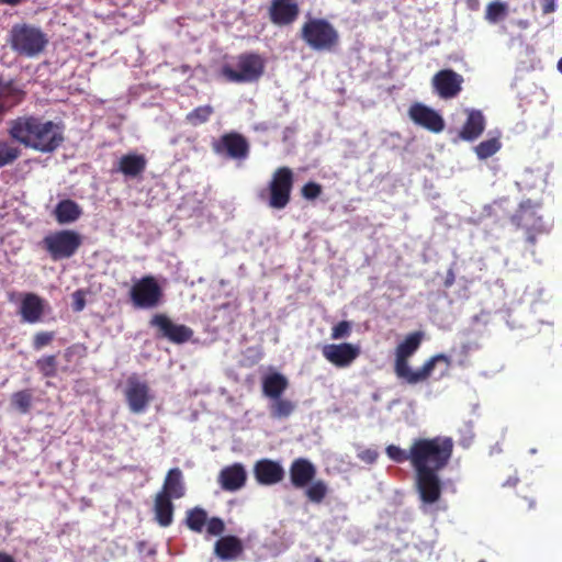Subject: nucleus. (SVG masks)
<instances>
[{"label":"nucleus","instance_id":"nucleus-19","mask_svg":"<svg viewBox=\"0 0 562 562\" xmlns=\"http://www.w3.org/2000/svg\"><path fill=\"white\" fill-rule=\"evenodd\" d=\"M255 477L262 485H273L284 477L283 468L273 460L261 459L254 467Z\"/></svg>","mask_w":562,"mask_h":562},{"label":"nucleus","instance_id":"nucleus-29","mask_svg":"<svg viewBox=\"0 0 562 562\" xmlns=\"http://www.w3.org/2000/svg\"><path fill=\"white\" fill-rule=\"evenodd\" d=\"M207 519V512L200 506H195L186 512L184 524L189 530L201 533L206 526Z\"/></svg>","mask_w":562,"mask_h":562},{"label":"nucleus","instance_id":"nucleus-21","mask_svg":"<svg viewBox=\"0 0 562 562\" xmlns=\"http://www.w3.org/2000/svg\"><path fill=\"white\" fill-rule=\"evenodd\" d=\"M465 113L467 120L459 132V137L467 142H473L484 132L486 121L480 110L468 109Z\"/></svg>","mask_w":562,"mask_h":562},{"label":"nucleus","instance_id":"nucleus-4","mask_svg":"<svg viewBox=\"0 0 562 562\" xmlns=\"http://www.w3.org/2000/svg\"><path fill=\"white\" fill-rule=\"evenodd\" d=\"M302 41L313 50L333 52L339 44V33L335 26L322 18H311L301 27Z\"/></svg>","mask_w":562,"mask_h":562},{"label":"nucleus","instance_id":"nucleus-17","mask_svg":"<svg viewBox=\"0 0 562 562\" xmlns=\"http://www.w3.org/2000/svg\"><path fill=\"white\" fill-rule=\"evenodd\" d=\"M408 115L416 125H419L431 133H440L445 128V121L442 116L437 111L425 104H413L408 110Z\"/></svg>","mask_w":562,"mask_h":562},{"label":"nucleus","instance_id":"nucleus-37","mask_svg":"<svg viewBox=\"0 0 562 562\" xmlns=\"http://www.w3.org/2000/svg\"><path fill=\"white\" fill-rule=\"evenodd\" d=\"M32 392L30 390H22L15 392L11 396V404L21 414H26L32 406Z\"/></svg>","mask_w":562,"mask_h":562},{"label":"nucleus","instance_id":"nucleus-14","mask_svg":"<svg viewBox=\"0 0 562 562\" xmlns=\"http://www.w3.org/2000/svg\"><path fill=\"white\" fill-rule=\"evenodd\" d=\"M463 81L462 75L453 69H441L434 75L431 85L434 91L441 99L449 100L456 98L462 91Z\"/></svg>","mask_w":562,"mask_h":562},{"label":"nucleus","instance_id":"nucleus-31","mask_svg":"<svg viewBox=\"0 0 562 562\" xmlns=\"http://www.w3.org/2000/svg\"><path fill=\"white\" fill-rule=\"evenodd\" d=\"M214 113V108L210 104L201 105L186 115V122L191 126H199L206 123Z\"/></svg>","mask_w":562,"mask_h":562},{"label":"nucleus","instance_id":"nucleus-33","mask_svg":"<svg viewBox=\"0 0 562 562\" xmlns=\"http://www.w3.org/2000/svg\"><path fill=\"white\" fill-rule=\"evenodd\" d=\"M508 14V5L502 1H492L486 5L485 20L488 23L496 24L504 20Z\"/></svg>","mask_w":562,"mask_h":562},{"label":"nucleus","instance_id":"nucleus-26","mask_svg":"<svg viewBox=\"0 0 562 562\" xmlns=\"http://www.w3.org/2000/svg\"><path fill=\"white\" fill-rule=\"evenodd\" d=\"M153 510L155 520L160 527L167 528L172 524L175 505L171 498L157 493L154 498Z\"/></svg>","mask_w":562,"mask_h":562},{"label":"nucleus","instance_id":"nucleus-40","mask_svg":"<svg viewBox=\"0 0 562 562\" xmlns=\"http://www.w3.org/2000/svg\"><path fill=\"white\" fill-rule=\"evenodd\" d=\"M55 338L54 331H38L34 335L32 347L34 350H42L44 347L52 344Z\"/></svg>","mask_w":562,"mask_h":562},{"label":"nucleus","instance_id":"nucleus-2","mask_svg":"<svg viewBox=\"0 0 562 562\" xmlns=\"http://www.w3.org/2000/svg\"><path fill=\"white\" fill-rule=\"evenodd\" d=\"M9 136L26 148L52 154L64 143V127L38 115H22L9 122Z\"/></svg>","mask_w":562,"mask_h":562},{"label":"nucleus","instance_id":"nucleus-55","mask_svg":"<svg viewBox=\"0 0 562 562\" xmlns=\"http://www.w3.org/2000/svg\"><path fill=\"white\" fill-rule=\"evenodd\" d=\"M465 363H467V361H465V360H461V361L459 362V364H460V366H465Z\"/></svg>","mask_w":562,"mask_h":562},{"label":"nucleus","instance_id":"nucleus-16","mask_svg":"<svg viewBox=\"0 0 562 562\" xmlns=\"http://www.w3.org/2000/svg\"><path fill=\"white\" fill-rule=\"evenodd\" d=\"M359 346L342 342V344H328L322 349L323 357L337 368L349 367L360 355Z\"/></svg>","mask_w":562,"mask_h":562},{"label":"nucleus","instance_id":"nucleus-25","mask_svg":"<svg viewBox=\"0 0 562 562\" xmlns=\"http://www.w3.org/2000/svg\"><path fill=\"white\" fill-rule=\"evenodd\" d=\"M147 167V159L140 154H127L120 158L116 171L127 178H138Z\"/></svg>","mask_w":562,"mask_h":562},{"label":"nucleus","instance_id":"nucleus-15","mask_svg":"<svg viewBox=\"0 0 562 562\" xmlns=\"http://www.w3.org/2000/svg\"><path fill=\"white\" fill-rule=\"evenodd\" d=\"M300 11L297 0H271L268 16L273 25L289 26L297 20Z\"/></svg>","mask_w":562,"mask_h":562},{"label":"nucleus","instance_id":"nucleus-53","mask_svg":"<svg viewBox=\"0 0 562 562\" xmlns=\"http://www.w3.org/2000/svg\"><path fill=\"white\" fill-rule=\"evenodd\" d=\"M558 70L562 74V58L558 61Z\"/></svg>","mask_w":562,"mask_h":562},{"label":"nucleus","instance_id":"nucleus-24","mask_svg":"<svg viewBox=\"0 0 562 562\" xmlns=\"http://www.w3.org/2000/svg\"><path fill=\"white\" fill-rule=\"evenodd\" d=\"M171 499H179L184 496L186 487L182 471L179 468L170 469L165 477L162 488L158 492Z\"/></svg>","mask_w":562,"mask_h":562},{"label":"nucleus","instance_id":"nucleus-12","mask_svg":"<svg viewBox=\"0 0 562 562\" xmlns=\"http://www.w3.org/2000/svg\"><path fill=\"white\" fill-rule=\"evenodd\" d=\"M212 148L217 155H225L232 159H245L249 155V143L247 138L237 132L223 134L213 142Z\"/></svg>","mask_w":562,"mask_h":562},{"label":"nucleus","instance_id":"nucleus-23","mask_svg":"<svg viewBox=\"0 0 562 562\" xmlns=\"http://www.w3.org/2000/svg\"><path fill=\"white\" fill-rule=\"evenodd\" d=\"M243 552V541L236 536L221 537L214 544V553L222 561L236 560Z\"/></svg>","mask_w":562,"mask_h":562},{"label":"nucleus","instance_id":"nucleus-52","mask_svg":"<svg viewBox=\"0 0 562 562\" xmlns=\"http://www.w3.org/2000/svg\"><path fill=\"white\" fill-rule=\"evenodd\" d=\"M367 453H368V458H369L370 461H374L375 460L376 454L374 452L367 451Z\"/></svg>","mask_w":562,"mask_h":562},{"label":"nucleus","instance_id":"nucleus-56","mask_svg":"<svg viewBox=\"0 0 562 562\" xmlns=\"http://www.w3.org/2000/svg\"><path fill=\"white\" fill-rule=\"evenodd\" d=\"M479 562H486L485 560H480Z\"/></svg>","mask_w":562,"mask_h":562},{"label":"nucleus","instance_id":"nucleus-32","mask_svg":"<svg viewBox=\"0 0 562 562\" xmlns=\"http://www.w3.org/2000/svg\"><path fill=\"white\" fill-rule=\"evenodd\" d=\"M21 156V149L7 139H0V168L12 165Z\"/></svg>","mask_w":562,"mask_h":562},{"label":"nucleus","instance_id":"nucleus-11","mask_svg":"<svg viewBox=\"0 0 562 562\" xmlns=\"http://www.w3.org/2000/svg\"><path fill=\"white\" fill-rule=\"evenodd\" d=\"M149 325L157 329V337L165 338L168 341L182 345L188 342L193 337V329L183 324H176L171 318L162 313L155 314Z\"/></svg>","mask_w":562,"mask_h":562},{"label":"nucleus","instance_id":"nucleus-45","mask_svg":"<svg viewBox=\"0 0 562 562\" xmlns=\"http://www.w3.org/2000/svg\"><path fill=\"white\" fill-rule=\"evenodd\" d=\"M85 306H86V300L83 297V294L81 293V291H76L74 293V305H72L74 311L80 312L85 308Z\"/></svg>","mask_w":562,"mask_h":562},{"label":"nucleus","instance_id":"nucleus-35","mask_svg":"<svg viewBox=\"0 0 562 562\" xmlns=\"http://www.w3.org/2000/svg\"><path fill=\"white\" fill-rule=\"evenodd\" d=\"M438 362H443L449 368L451 366V358L445 353H438L425 361L420 368V383L426 382L430 378Z\"/></svg>","mask_w":562,"mask_h":562},{"label":"nucleus","instance_id":"nucleus-3","mask_svg":"<svg viewBox=\"0 0 562 562\" xmlns=\"http://www.w3.org/2000/svg\"><path fill=\"white\" fill-rule=\"evenodd\" d=\"M8 42L11 49L18 55L32 58L45 50L48 37L37 26L18 23L12 26Z\"/></svg>","mask_w":562,"mask_h":562},{"label":"nucleus","instance_id":"nucleus-50","mask_svg":"<svg viewBox=\"0 0 562 562\" xmlns=\"http://www.w3.org/2000/svg\"><path fill=\"white\" fill-rule=\"evenodd\" d=\"M469 8L472 10H476L479 8V0H468Z\"/></svg>","mask_w":562,"mask_h":562},{"label":"nucleus","instance_id":"nucleus-48","mask_svg":"<svg viewBox=\"0 0 562 562\" xmlns=\"http://www.w3.org/2000/svg\"><path fill=\"white\" fill-rule=\"evenodd\" d=\"M0 562H15V560L10 554L0 551Z\"/></svg>","mask_w":562,"mask_h":562},{"label":"nucleus","instance_id":"nucleus-28","mask_svg":"<svg viewBox=\"0 0 562 562\" xmlns=\"http://www.w3.org/2000/svg\"><path fill=\"white\" fill-rule=\"evenodd\" d=\"M288 386V379L279 372L267 374L262 379V393L271 400L282 396Z\"/></svg>","mask_w":562,"mask_h":562},{"label":"nucleus","instance_id":"nucleus-7","mask_svg":"<svg viewBox=\"0 0 562 562\" xmlns=\"http://www.w3.org/2000/svg\"><path fill=\"white\" fill-rule=\"evenodd\" d=\"M237 69L225 64L221 68V76L228 82L246 83L257 81L265 71L263 58L255 53L240 54L237 57Z\"/></svg>","mask_w":562,"mask_h":562},{"label":"nucleus","instance_id":"nucleus-1","mask_svg":"<svg viewBox=\"0 0 562 562\" xmlns=\"http://www.w3.org/2000/svg\"><path fill=\"white\" fill-rule=\"evenodd\" d=\"M453 440L446 436L418 438L411 445V464L415 471V486L420 508L438 503L442 494L439 472L450 462Z\"/></svg>","mask_w":562,"mask_h":562},{"label":"nucleus","instance_id":"nucleus-41","mask_svg":"<svg viewBox=\"0 0 562 562\" xmlns=\"http://www.w3.org/2000/svg\"><path fill=\"white\" fill-rule=\"evenodd\" d=\"M205 527L207 535L214 537L221 536L225 531V522L220 517L209 518Z\"/></svg>","mask_w":562,"mask_h":562},{"label":"nucleus","instance_id":"nucleus-47","mask_svg":"<svg viewBox=\"0 0 562 562\" xmlns=\"http://www.w3.org/2000/svg\"><path fill=\"white\" fill-rule=\"evenodd\" d=\"M454 281H456V274H454V271H453V269H449V270L447 271V276H446V279H445V281H443V285H445L446 288H450V286H452V285H453Z\"/></svg>","mask_w":562,"mask_h":562},{"label":"nucleus","instance_id":"nucleus-8","mask_svg":"<svg viewBox=\"0 0 562 562\" xmlns=\"http://www.w3.org/2000/svg\"><path fill=\"white\" fill-rule=\"evenodd\" d=\"M82 245V236L72 229H60L47 234L42 239V247L54 261L69 259Z\"/></svg>","mask_w":562,"mask_h":562},{"label":"nucleus","instance_id":"nucleus-44","mask_svg":"<svg viewBox=\"0 0 562 562\" xmlns=\"http://www.w3.org/2000/svg\"><path fill=\"white\" fill-rule=\"evenodd\" d=\"M82 351H85L83 346L71 345L64 350V358L66 359V361L70 362L75 356H77V355L81 356Z\"/></svg>","mask_w":562,"mask_h":562},{"label":"nucleus","instance_id":"nucleus-6","mask_svg":"<svg viewBox=\"0 0 562 562\" xmlns=\"http://www.w3.org/2000/svg\"><path fill=\"white\" fill-rule=\"evenodd\" d=\"M422 331H414L405 337L395 349L394 372L397 379L409 385L420 383V368L412 370L408 363L412 357L419 348L423 340Z\"/></svg>","mask_w":562,"mask_h":562},{"label":"nucleus","instance_id":"nucleus-5","mask_svg":"<svg viewBox=\"0 0 562 562\" xmlns=\"http://www.w3.org/2000/svg\"><path fill=\"white\" fill-rule=\"evenodd\" d=\"M540 203L530 199L522 201L515 214L512 216V223L526 234V243L533 248L538 237L549 234L550 228L543 222L542 216L538 214Z\"/></svg>","mask_w":562,"mask_h":562},{"label":"nucleus","instance_id":"nucleus-38","mask_svg":"<svg viewBox=\"0 0 562 562\" xmlns=\"http://www.w3.org/2000/svg\"><path fill=\"white\" fill-rule=\"evenodd\" d=\"M327 494V485L323 481L313 482L306 490L307 498L316 504L324 501Z\"/></svg>","mask_w":562,"mask_h":562},{"label":"nucleus","instance_id":"nucleus-27","mask_svg":"<svg viewBox=\"0 0 562 562\" xmlns=\"http://www.w3.org/2000/svg\"><path fill=\"white\" fill-rule=\"evenodd\" d=\"M81 214L82 210L79 204L70 199L59 201L54 210V216L59 224L74 223Z\"/></svg>","mask_w":562,"mask_h":562},{"label":"nucleus","instance_id":"nucleus-9","mask_svg":"<svg viewBox=\"0 0 562 562\" xmlns=\"http://www.w3.org/2000/svg\"><path fill=\"white\" fill-rule=\"evenodd\" d=\"M130 300L135 308L151 310L162 301V289L153 276L136 280L130 290Z\"/></svg>","mask_w":562,"mask_h":562},{"label":"nucleus","instance_id":"nucleus-43","mask_svg":"<svg viewBox=\"0 0 562 562\" xmlns=\"http://www.w3.org/2000/svg\"><path fill=\"white\" fill-rule=\"evenodd\" d=\"M351 333V323L348 321H341L331 328V339L338 340L346 338Z\"/></svg>","mask_w":562,"mask_h":562},{"label":"nucleus","instance_id":"nucleus-10","mask_svg":"<svg viewBox=\"0 0 562 562\" xmlns=\"http://www.w3.org/2000/svg\"><path fill=\"white\" fill-rule=\"evenodd\" d=\"M294 184V173L289 167H279L272 173L268 186L269 206L277 210L284 209L290 200Z\"/></svg>","mask_w":562,"mask_h":562},{"label":"nucleus","instance_id":"nucleus-36","mask_svg":"<svg viewBox=\"0 0 562 562\" xmlns=\"http://www.w3.org/2000/svg\"><path fill=\"white\" fill-rule=\"evenodd\" d=\"M502 147L498 138H490L475 146L474 151L479 159L484 160L496 154Z\"/></svg>","mask_w":562,"mask_h":562},{"label":"nucleus","instance_id":"nucleus-42","mask_svg":"<svg viewBox=\"0 0 562 562\" xmlns=\"http://www.w3.org/2000/svg\"><path fill=\"white\" fill-rule=\"evenodd\" d=\"M322 186L314 181L305 183L301 189L302 196L306 200L317 199L322 194Z\"/></svg>","mask_w":562,"mask_h":562},{"label":"nucleus","instance_id":"nucleus-39","mask_svg":"<svg viewBox=\"0 0 562 562\" xmlns=\"http://www.w3.org/2000/svg\"><path fill=\"white\" fill-rule=\"evenodd\" d=\"M386 454L396 463H404L405 461L411 462V449L405 451L398 446L390 445L386 447Z\"/></svg>","mask_w":562,"mask_h":562},{"label":"nucleus","instance_id":"nucleus-51","mask_svg":"<svg viewBox=\"0 0 562 562\" xmlns=\"http://www.w3.org/2000/svg\"><path fill=\"white\" fill-rule=\"evenodd\" d=\"M461 353L463 355L464 358L468 357V353H469V346L463 344L462 347H461Z\"/></svg>","mask_w":562,"mask_h":562},{"label":"nucleus","instance_id":"nucleus-54","mask_svg":"<svg viewBox=\"0 0 562 562\" xmlns=\"http://www.w3.org/2000/svg\"><path fill=\"white\" fill-rule=\"evenodd\" d=\"M5 86V82L2 80V77L0 76V89Z\"/></svg>","mask_w":562,"mask_h":562},{"label":"nucleus","instance_id":"nucleus-20","mask_svg":"<svg viewBox=\"0 0 562 562\" xmlns=\"http://www.w3.org/2000/svg\"><path fill=\"white\" fill-rule=\"evenodd\" d=\"M289 472L292 485L295 488H303L313 482L316 468L310 460L297 458L291 463Z\"/></svg>","mask_w":562,"mask_h":562},{"label":"nucleus","instance_id":"nucleus-30","mask_svg":"<svg viewBox=\"0 0 562 562\" xmlns=\"http://www.w3.org/2000/svg\"><path fill=\"white\" fill-rule=\"evenodd\" d=\"M270 405V415L273 418H286L295 411V403L288 398L276 397Z\"/></svg>","mask_w":562,"mask_h":562},{"label":"nucleus","instance_id":"nucleus-34","mask_svg":"<svg viewBox=\"0 0 562 562\" xmlns=\"http://www.w3.org/2000/svg\"><path fill=\"white\" fill-rule=\"evenodd\" d=\"M57 357L55 355H46L38 358L35 367L44 378H54L57 375Z\"/></svg>","mask_w":562,"mask_h":562},{"label":"nucleus","instance_id":"nucleus-13","mask_svg":"<svg viewBox=\"0 0 562 562\" xmlns=\"http://www.w3.org/2000/svg\"><path fill=\"white\" fill-rule=\"evenodd\" d=\"M124 395L130 411L134 414L144 413L153 401L149 385L134 375L127 379Z\"/></svg>","mask_w":562,"mask_h":562},{"label":"nucleus","instance_id":"nucleus-18","mask_svg":"<svg viewBox=\"0 0 562 562\" xmlns=\"http://www.w3.org/2000/svg\"><path fill=\"white\" fill-rule=\"evenodd\" d=\"M46 302L35 293H25L22 296L19 313L22 321L29 324H36L42 321L45 313Z\"/></svg>","mask_w":562,"mask_h":562},{"label":"nucleus","instance_id":"nucleus-46","mask_svg":"<svg viewBox=\"0 0 562 562\" xmlns=\"http://www.w3.org/2000/svg\"><path fill=\"white\" fill-rule=\"evenodd\" d=\"M542 13L548 14L555 10L554 0H541Z\"/></svg>","mask_w":562,"mask_h":562},{"label":"nucleus","instance_id":"nucleus-22","mask_svg":"<svg viewBox=\"0 0 562 562\" xmlns=\"http://www.w3.org/2000/svg\"><path fill=\"white\" fill-rule=\"evenodd\" d=\"M247 480L245 468L240 463L225 467L218 475V483L224 491L234 492L241 488Z\"/></svg>","mask_w":562,"mask_h":562},{"label":"nucleus","instance_id":"nucleus-49","mask_svg":"<svg viewBox=\"0 0 562 562\" xmlns=\"http://www.w3.org/2000/svg\"><path fill=\"white\" fill-rule=\"evenodd\" d=\"M23 0H0L1 4H7L11 7L19 5Z\"/></svg>","mask_w":562,"mask_h":562}]
</instances>
